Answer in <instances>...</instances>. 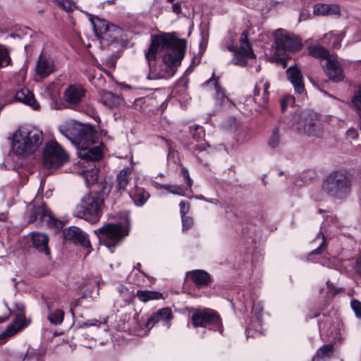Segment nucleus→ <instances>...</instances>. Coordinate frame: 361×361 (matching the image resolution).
I'll list each match as a JSON object with an SVG mask.
<instances>
[{
    "instance_id": "f257e3e1",
    "label": "nucleus",
    "mask_w": 361,
    "mask_h": 361,
    "mask_svg": "<svg viewBox=\"0 0 361 361\" xmlns=\"http://www.w3.org/2000/svg\"><path fill=\"white\" fill-rule=\"evenodd\" d=\"M61 133L77 147L78 157L86 161H99L104 154V145L94 141V132L91 126L76 122H68L59 128Z\"/></svg>"
},
{
    "instance_id": "f03ea898",
    "label": "nucleus",
    "mask_w": 361,
    "mask_h": 361,
    "mask_svg": "<svg viewBox=\"0 0 361 361\" xmlns=\"http://www.w3.org/2000/svg\"><path fill=\"white\" fill-rule=\"evenodd\" d=\"M164 49H166V52L163 56V61L166 66V71L162 76L172 77L176 73V67L180 66L184 57L185 43V41L177 39L169 33L153 37L145 54L149 70L152 69V63L156 59L157 52Z\"/></svg>"
},
{
    "instance_id": "7ed1b4c3",
    "label": "nucleus",
    "mask_w": 361,
    "mask_h": 361,
    "mask_svg": "<svg viewBox=\"0 0 361 361\" xmlns=\"http://www.w3.org/2000/svg\"><path fill=\"white\" fill-rule=\"evenodd\" d=\"M43 141V134L39 130L20 126L13 133L11 151L17 157L27 158L34 154Z\"/></svg>"
},
{
    "instance_id": "20e7f679",
    "label": "nucleus",
    "mask_w": 361,
    "mask_h": 361,
    "mask_svg": "<svg viewBox=\"0 0 361 361\" xmlns=\"http://www.w3.org/2000/svg\"><path fill=\"white\" fill-rule=\"evenodd\" d=\"M353 180L343 171H334L329 173L322 181V191L329 197L345 200L351 194Z\"/></svg>"
},
{
    "instance_id": "39448f33",
    "label": "nucleus",
    "mask_w": 361,
    "mask_h": 361,
    "mask_svg": "<svg viewBox=\"0 0 361 361\" xmlns=\"http://www.w3.org/2000/svg\"><path fill=\"white\" fill-rule=\"evenodd\" d=\"M103 198L91 194L85 195L76 207L73 216L91 223H97L102 214Z\"/></svg>"
},
{
    "instance_id": "423d86ee",
    "label": "nucleus",
    "mask_w": 361,
    "mask_h": 361,
    "mask_svg": "<svg viewBox=\"0 0 361 361\" xmlns=\"http://www.w3.org/2000/svg\"><path fill=\"white\" fill-rule=\"evenodd\" d=\"M99 243L111 252L113 249L128 235V230L120 224H106L94 231Z\"/></svg>"
},
{
    "instance_id": "0eeeda50",
    "label": "nucleus",
    "mask_w": 361,
    "mask_h": 361,
    "mask_svg": "<svg viewBox=\"0 0 361 361\" xmlns=\"http://www.w3.org/2000/svg\"><path fill=\"white\" fill-rule=\"evenodd\" d=\"M68 160L67 152L56 142L51 141L46 145L43 154V164L45 168H59Z\"/></svg>"
},
{
    "instance_id": "6e6552de",
    "label": "nucleus",
    "mask_w": 361,
    "mask_h": 361,
    "mask_svg": "<svg viewBox=\"0 0 361 361\" xmlns=\"http://www.w3.org/2000/svg\"><path fill=\"white\" fill-rule=\"evenodd\" d=\"M275 55L281 56L286 51H294L302 48L301 39L294 35L286 33L283 30H277L274 32Z\"/></svg>"
},
{
    "instance_id": "1a4fd4ad",
    "label": "nucleus",
    "mask_w": 361,
    "mask_h": 361,
    "mask_svg": "<svg viewBox=\"0 0 361 361\" xmlns=\"http://www.w3.org/2000/svg\"><path fill=\"white\" fill-rule=\"evenodd\" d=\"M96 36L109 43L118 42L121 34V29L113 24H110L104 19L96 17L90 18Z\"/></svg>"
},
{
    "instance_id": "9d476101",
    "label": "nucleus",
    "mask_w": 361,
    "mask_h": 361,
    "mask_svg": "<svg viewBox=\"0 0 361 361\" xmlns=\"http://www.w3.org/2000/svg\"><path fill=\"white\" fill-rule=\"evenodd\" d=\"M239 42L240 47L238 51H235L233 44L227 45L226 48L230 51L234 52V56L232 60L233 64L244 67L249 63L250 61L254 60L255 56L251 49L245 31L241 33Z\"/></svg>"
},
{
    "instance_id": "9b49d317",
    "label": "nucleus",
    "mask_w": 361,
    "mask_h": 361,
    "mask_svg": "<svg viewBox=\"0 0 361 361\" xmlns=\"http://www.w3.org/2000/svg\"><path fill=\"white\" fill-rule=\"evenodd\" d=\"M29 222L46 224L49 226L60 229L63 226L61 221L56 219L46 204L34 205L29 212Z\"/></svg>"
},
{
    "instance_id": "f8f14e48",
    "label": "nucleus",
    "mask_w": 361,
    "mask_h": 361,
    "mask_svg": "<svg viewBox=\"0 0 361 361\" xmlns=\"http://www.w3.org/2000/svg\"><path fill=\"white\" fill-rule=\"evenodd\" d=\"M295 123L293 128L300 134L312 136H319L321 133L320 124L315 119V116L307 112H302L295 116Z\"/></svg>"
},
{
    "instance_id": "ddd939ff",
    "label": "nucleus",
    "mask_w": 361,
    "mask_h": 361,
    "mask_svg": "<svg viewBox=\"0 0 361 361\" xmlns=\"http://www.w3.org/2000/svg\"><path fill=\"white\" fill-rule=\"evenodd\" d=\"M192 323L195 327H206L212 324L214 330H218L221 334L223 331L221 320L219 315L212 310L198 312L192 316Z\"/></svg>"
},
{
    "instance_id": "4468645a",
    "label": "nucleus",
    "mask_w": 361,
    "mask_h": 361,
    "mask_svg": "<svg viewBox=\"0 0 361 361\" xmlns=\"http://www.w3.org/2000/svg\"><path fill=\"white\" fill-rule=\"evenodd\" d=\"M323 68L326 75L333 82H339L344 79L343 70L335 54L326 61Z\"/></svg>"
},
{
    "instance_id": "2eb2a0df",
    "label": "nucleus",
    "mask_w": 361,
    "mask_h": 361,
    "mask_svg": "<svg viewBox=\"0 0 361 361\" xmlns=\"http://www.w3.org/2000/svg\"><path fill=\"white\" fill-rule=\"evenodd\" d=\"M85 95V90L79 85H71L63 92L64 101L69 105L78 104Z\"/></svg>"
},
{
    "instance_id": "dca6fc26",
    "label": "nucleus",
    "mask_w": 361,
    "mask_h": 361,
    "mask_svg": "<svg viewBox=\"0 0 361 361\" xmlns=\"http://www.w3.org/2000/svg\"><path fill=\"white\" fill-rule=\"evenodd\" d=\"M269 83L261 80L255 85L253 92V100L260 106H264L269 102Z\"/></svg>"
},
{
    "instance_id": "f3484780",
    "label": "nucleus",
    "mask_w": 361,
    "mask_h": 361,
    "mask_svg": "<svg viewBox=\"0 0 361 361\" xmlns=\"http://www.w3.org/2000/svg\"><path fill=\"white\" fill-rule=\"evenodd\" d=\"M63 235L66 239L80 244L82 246L88 247L90 243L86 235L80 228L76 226H70L63 231Z\"/></svg>"
},
{
    "instance_id": "a211bd4d",
    "label": "nucleus",
    "mask_w": 361,
    "mask_h": 361,
    "mask_svg": "<svg viewBox=\"0 0 361 361\" xmlns=\"http://www.w3.org/2000/svg\"><path fill=\"white\" fill-rule=\"evenodd\" d=\"M32 245L39 252L47 256L50 255L51 251L49 247V236L43 233L32 232L31 233Z\"/></svg>"
},
{
    "instance_id": "6ab92c4d",
    "label": "nucleus",
    "mask_w": 361,
    "mask_h": 361,
    "mask_svg": "<svg viewBox=\"0 0 361 361\" xmlns=\"http://www.w3.org/2000/svg\"><path fill=\"white\" fill-rule=\"evenodd\" d=\"M288 79L294 87L295 91L301 94L304 92L303 76L300 69L296 66H290L286 70Z\"/></svg>"
},
{
    "instance_id": "aec40b11",
    "label": "nucleus",
    "mask_w": 361,
    "mask_h": 361,
    "mask_svg": "<svg viewBox=\"0 0 361 361\" xmlns=\"http://www.w3.org/2000/svg\"><path fill=\"white\" fill-rule=\"evenodd\" d=\"M172 318L173 314L171 310L169 307H164L157 310L148 318L146 326L147 328H152L158 322L163 321L166 323L167 327L169 328V322Z\"/></svg>"
},
{
    "instance_id": "412c9836",
    "label": "nucleus",
    "mask_w": 361,
    "mask_h": 361,
    "mask_svg": "<svg viewBox=\"0 0 361 361\" xmlns=\"http://www.w3.org/2000/svg\"><path fill=\"white\" fill-rule=\"evenodd\" d=\"M132 172L133 167L126 166L117 174L114 184L115 190L118 195H121L126 190Z\"/></svg>"
},
{
    "instance_id": "4be33fe9",
    "label": "nucleus",
    "mask_w": 361,
    "mask_h": 361,
    "mask_svg": "<svg viewBox=\"0 0 361 361\" xmlns=\"http://www.w3.org/2000/svg\"><path fill=\"white\" fill-rule=\"evenodd\" d=\"M54 71V62L41 54L36 65V73L41 78H47Z\"/></svg>"
},
{
    "instance_id": "5701e85b",
    "label": "nucleus",
    "mask_w": 361,
    "mask_h": 361,
    "mask_svg": "<svg viewBox=\"0 0 361 361\" xmlns=\"http://www.w3.org/2000/svg\"><path fill=\"white\" fill-rule=\"evenodd\" d=\"M198 288L207 286L212 281L210 275L204 270L197 269L188 273Z\"/></svg>"
},
{
    "instance_id": "b1692460",
    "label": "nucleus",
    "mask_w": 361,
    "mask_h": 361,
    "mask_svg": "<svg viewBox=\"0 0 361 361\" xmlns=\"http://www.w3.org/2000/svg\"><path fill=\"white\" fill-rule=\"evenodd\" d=\"M15 99L18 102L31 106L34 109H37L39 107L33 94L27 88H22L17 91L15 94Z\"/></svg>"
},
{
    "instance_id": "393cba45",
    "label": "nucleus",
    "mask_w": 361,
    "mask_h": 361,
    "mask_svg": "<svg viewBox=\"0 0 361 361\" xmlns=\"http://www.w3.org/2000/svg\"><path fill=\"white\" fill-rule=\"evenodd\" d=\"M308 54L313 58L327 61L334 54L321 44L310 45L307 47Z\"/></svg>"
},
{
    "instance_id": "a878e982",
    "label": "nucleus",
    "mask_w": 361,
    "mask_h": 361,
    "mask_svg": "<svg viewBox=\"0 0 361 361\" xmlns=\"http://www.w3.org/2000/svg\"><path fill=\"white\" fill-rule=\"evenodd\" d=\"M99 96L102 103L109 108L117 106L122 102L120 97L105 90L99 92Z\"/></svg>"
},
{
    "instance_id": "bb28decb",
    "label": "nucleus",
    "mask_w": 361,
    "mask_h": 361,
    "mask_svg": "<svg viewBox=\"0 0 361 361\" xmlns=\"http://www.w3.org/2000/svg\"><path fill=\"white\" fill-rule=\"evenodd\" d=\"M314 14L317 16L339 15L338 6L335 4H317L314 7Z\"/></svg>"
},
{
    "instance_id": "cd10ccee",
    "label": "nucleus",
    "mask_w": 361,
    "mask_h": 361,
    "mask_svg": "<svg viewBox=\"0 0 361 361\" xmlns=\"http://www.w3.org/2000/svg\"><path fill=\"white\" fill-rule=\"evenodd\" d=\"M48 309L47 319L49 322L55 326L61 324L64 319V312L60 309L53 310V302L47 303Z\"/></svg>"
},
{
    "instance_id": "c85d7f7f",
    "label": "nucleus",
    "mask_w": 361,
    "mask_h": 361,
    "mask_svg": "<svg viewBox=\"0 0 361 361\" xmlns=\"http://www.w3.org/2000/svg\"><path fill=\"white\" fill-rule=\"evenodd\" d=\"M23 321L20 318H17L13 323L7 326L6 329L0 335V339H5L6 338L13 336L18 331L23 327Z\"/></svg>"
},
{
    "instance_id": "c756f323",
    "label": "nucleus",
    "mask_w": 361,
    "mask_h": 361,
    "mask_svg": "<svg viewBox=\"0 0 361 361\" xmlns=\"http://www.w3.org/2000/svg\"><path fill=\"white\" fill-rule=\"evenodd\" d=\"M344 37V33L341 32L336 34L331 31L325 34L323 37L324 43L331 44V47L334 49H339L341 46V42Z\"/></svg>"
},
{
    "instance_id": "7c9ffc66",
    "label": "nucleus",
    "mask_w": 361,
    "mask_h": 361,
    "mask_svg": "<svg viewBox=\"0 0 361 361\" xmlns=\"http://www.w3.org/2000/svg\"><path fill=\"white\" fill-rule=\"evenodd\" d=\"M137 298L144 302L151 300H159L163 298V294L154 290H137L136 293Z\"/></svg>"
},
{
    "instance_id": "2f4dec72",
    "label": "nucleus",
    "mask_w": 361,
    "mask_h": 361,
    "mask_svg": "<svg viewBox=\"0 0 361 361\" xmlns=\"http://www.w3.org/2000/svg\"><path fill=\"white\" fill-rule=\"evenodd\" d=\"M87 185H93L98 180L99 169L94 167L80 172Z\"/></svg>"
},
{
    "instance_id": "473e14b6",
    "label": "nucleus",
    "mask_w": 361,
    "mask_h": 361,
    "mask_svg": "<svg viewBox=\"0 0 361 361\" xmlns=\"http://www.w3.org/2000/svg\"><path fill=\"white\" fill-rule=\"evenodd\" d=\"M214 77V73L212 74V76L210 79L207 80L204 85H208L210 83H213L214 86V89L216 91V100H219L220 102H223L225 99H227L225 96L224 90L220 87V85L218 83V81L216 79L213 78Z\"/></svg>"
},
{
    "instance_id": "72a5a7b5",
    "label": "nucleus",
    "mask_w": 361,
    "mask_h": 361,
    "mask_svg": "<svg viewBox=\"0 0 361 361\" xmlns=\"http://www.w3.org/2000/svg\"><path fill=\"white\" fill-rule=\"evenodd\" d=\"M130 197L137 206H142L148 200L149 195L143 190H137L135 194H130Z\"/></svg>"
},
{
    "instance_id": "f704fd0d",
    "label": "nucleus",
    "mask_w": 361,
    "mask_h": 361,
    "mask_svg": "<svg viewBox=\"0 0 361 361\" xmlns=\"http://www.w3.org/2000/svg\"><path fill=\"white\" fill-rule=\"evenodd\" d=\"M54 3L67 13H71L77 8L75 4L71 0H54Z\"/></svg>"
},
{
    "instance_id": "c9c22d12",
    "label": "nucleus",
    "mask_w": 361,
    "mask_h": 361,
    "mask_svg": "<svg viewBox=\"0 0 361 361\" xmlns=\"http://www.w3.org/2000/svg\"><path fill=\"white\" fill-rule=\"evenodd\" d=\"M11 62L10 54L6 47L0 44V68L8 66Z\"/></svg>"
},
{
    "instance_id": "e433bc0d",
    "label": "nucleus",
    "mask_w": 361,
    "mask_h": 361,
    "mask_svg": "<svg viewBox=\"0 0 361 361\" xmlns=\"http://www.w3.org/2000/svg\"><path fill=\"white\" fill-rule=\"evenodd\" d=\"M161 188L167 190L170 193L179 196H185V192L183 187L178 185H162Z\"/></svg>"
},
{
    "instance_id": "4c0bfd02",
    "label": "nucleus",
    "mask_w": 361,
    "mask_h": 361,
    "mask_svg": "<svg viewBox=\"0 0 361 361\" xmlns=\"http://www.w3.org/2000/svg\"><path fill=\"white\" fill-rule=\"evenodd\" d=\"M280 140L279 128H274L269 140V147L273 149L277 147L280 144Z\"/></svg>"
},
{
    "instance_id": "58836bf2",
    "label": "nucleus",
    "mask_w": 361,
    "mask_h": 361,
    "mask_svg": "<svg viewBox=\"0 0 361 361\" xmlns=\"http://www.w3.org/2000/svg\"><path fill=\"white\" fill-rule=\"evenodd\" d=\"M352 104L357 111L359 116H361V85L354 94L352 99Z\"/></svg>"
},
{
    "instance_id": "ea45409f",
    "label": "nucleus",
    "mask_w": 361,
    "mask_h": 361,
    "mask_svg": "<svg viewBox=\"0 0 361 361\" xmlns=\"http://www.w3.org/2000/svg\"><path fill=\"white\" fill-rule=\"evenodd\" d=\"M111 191V185L107 183H103L101 184L100 188L98 191H97L94 194H91L92 195H97L103 198V202L104 201V198L106 197Z\"/></svg>"
},
{
    "instance_id": "a19ab883",
    "label": "nucleus",
    "mask_w": 361,
    "mask_h": 361,
    "mask_svg": "<svg viewBox=\"0 0 361 361\" xmlns=\"http://www.w3.org/2000/svg\"><path fill=\"white\" fill-rule=\"evenodd\" d=\"M190 133L192 137L196 140H200L204 135L203 129L199 126H192L190 127Z\"/></svg>"
},
{
    "instance_id": "79ce46f5",
    "label": "nucleus",
    "mask_w": 361,
    "mask_h": 361,
    "mask_svg": "<svg viewBox=\"0 0 361 361\" xmlns=\"http://www.w3.org/2000/svg\"><path fill=\"white\" fill-rule=\"evenodd\" d=\"M181 175L184 181L185 182L187 188L190 190L193 183V180L190 176L188 170L186 168L183 167L181 169Z\"/></svg>"
},
{
    "instance_id": "37998d69",
    "label": "nucleus",
    "mask_w": 361,
    "mask_h": 361,
    "mask_svg": "<svg viewBox=\"0 0 361 361\" xmlns=\"http://www.w3.org/2000/svg\"><path fill=\"white\" fill-rule=\"evenodd\" d=\"M182 221V229L183 231L190 229L193 226L194 221L193 219L190 216H181Z\"/></svg>"
},
{
    "instance_id": "c03bdc74",
    "label": "nucleus",
    "mask_w": 361,
    "mask_h": 361,
    "mask_svg": "<svg viewBox=\"0 0 361 361\" xmlns=\"http://www.w3.org/2000/svg\"><path fill=\"white\" fill-rule=\"evenodd\" d=\"M322 238V243H320L319 246L318 247H317L316 249H314V250L312 251L311 254L312 255H319V254H321L324 249V247H325V245H326V238H325V235L323 233L320 232L319 233H318L317 235V238Z\"/></svg>"
},
{
    "instance_id": "a18cd8bd",
    "label": "nucleus",
    "mask_w": 361,
    "mask_h": 361,
    "mask_svg": "<svg viewBox=\"0 0 361 361\" xmlns=\"http://www.w3.org/2000/svg\"><path fill=\"white\" fill-rule=\"evenodd\" d=\"M333 350V345L331 344H326L322 346L317 353L318 357H324L328 355Z\"/></svg>"
},
{
    "instance_id": "49530a36",
    "label": "nucleus",
    "mask_w": 361,
    "mask_h": 361,
    "mask_svg": "<svg viewBox=\"0 0 361 361\" xmlns=\"http://www.w3.org/2000/svg\"><path fill=\"white\" fill-rule=\"evenodd\" d=\"M350 305L356 317L361 319V302L355 299L351 301Z\"/></svg>"
},
{
    "instance_id": "de8ad7c7",
    "label": "nucleus",
    "mask_w": 361,
    "mask_h": 361,
    "mask_svg": "<svg viewBox=\"0 0 361 361\" xmlns=\"http://www.w3.org/2000/svg\"><path fill=\"white\" fill-rule=\"evenodd\" d=\"M180 216H186L190 210V204L185 201L179 203Z\"/></svg>"
},
{
    "instance_id": "09e8293b",
    "label": "nucleus",
    "mask_w": 361,
    "mask_h": 361,
    "mask_svg": "<svg viewBox=\"0 0 361 361\" xmlns=\"http://www.w3.org/2000/svg\"><path fill=\"white\" fill-rule=\"evenodd\" d=\"M99 321L97 319H90V320H88L87 322H85L82 323L80 326H82V327H84V326H99Z\"/></svg>"
},
{
    "instance_id": "8fccbe9b",
    "label": "nucleus",
    "mask_w": 361,
    "mask_h": 361,
    "mask_svg": "<svg viewBox=\"0 0 361 361\" xmlns=\"http://www.w3.org/2000/svg\"><path fill=\"white\" fill-rule=\"evenodd\" d=\"M355 270L360 276H361V255L356 260Z\"/></svg>"
},
{
    "instance_id": "3c124183",
    "label": "nucleus",
    "mask_w": 361,
    "mask_h": 361,
    "mask_svg": "<svg viewBox=\"0 0 361 361\" xmlns=\"http://www.w3.org/2000/svg\"><path fill=\"white\" fill-rule=\"evenodd\" d=\"M27 357V353H18L13 356L15 361H24Z\"/></svg>"
},
{
    "instance_id": "603ef678",
    "label": "nucleus",
    "mask_w": 361,
    "mask_h": 361,
    "mask_svg": "<svg viewBox=\"0 0 361 361\" xmlns=\"http://www.w3.org/2000/svg\"><path fill=\"white\" fill-rule=\"evenodd\" d=\"M172 10L176 14L180 13L181 12L180 4V3H175V4H173L172 5Z\"/></svg>"
},
{
    "instance_id": "864d4df0",
    "label": "nucleus",
    "mask_w": 361,
    "mask_h": 361,
    "mask_svg": "<svg viewBox=\"0 0 361 361\" xmlns=\"http://www.w3.org/2000/svg\"><path fill=\"white\" fill-rule=\"evenodd\" d=\"M284 101H286L287 104H293L295 102V98L292 95H288L286 96L283 99Z\"/></svg>"
},
{
    "instance_id": "5fc2aeb1",
    "label": "nucleus",
    "mask_w": 361,
    "mask_h": 361,
    "mask_svg": "<svg viewBox=\"0 0 361 361\" xmlns=\"http://www.w3.org/2000/svg\"><path fill=\"white\" fill-rule=\"evenodd\" d=\"M279 61L282 64L283 67L285 68L287 66L286 59L285 57H280Z\"/></svg>"
},
{
    "instance_id": "6e6d98bb",
    "label": "nucleus",
    "mask_w": 361,
    "mask_h": 361,
    "mask_svg": "<svg viewBox=\"0 0 361 361\" xmlns=\"http://www.w3.org/2000/svg\"><path fill=\"white\" fill-rule=\"evenodd\" d=\"M288 105V104H286V101H284L283 99L281 100V106L283 111L286 110Z\"/></svg>"
},
{
    "instance_id": "4d7b16f0",
    "label": "nucleus",
    "mask_w": 361,
    "mask_h": 361,
    "mask_svg": "<svg viewBox=\"0 0 361 361\" xmlns=\"http://www.w3.org/2000/svg\"><path fill=\"white\" fill-rule=\"evenodd\" d=\"M199 199L204 200L206 202H208L209 203H216V200H212V199L209 200V199L204 198V197H199Z\"/></svg>"
},
{
    "instance_id": "13d9d810",
    "label": "nucleus",
    "mask_w": 361,
    "mask_h": 361,
    "mask_svg": "<svg viewBox=\"0 0 361 361\" xmlns=\"http://www.w3.org/2000/svg\"><path fill=\"white\" fill-rule=\"evenodd\" d=\"M18 310L22 312L25 311V307L22 304L16 305Z\"/></svg>"
},
{
    "instance_id": "bf43d9fd",
    "label": "nucleus",
    "mask_w": 361,
    "mask_h": 361,
    "mask_svg": "<svg viewBox=\"0 0 361 361\" xmlns=\"http://www.w3.org/2000/svg\"><path fill=\"white\" fill-rule=\"evenodd\" d=\"M128 290V289H127L126 287L123 286H121L118 288V291H119L121 293H123L125 290Z\"/></svg>"
},
{
    "instance_id": "052dcab7",
    "label": "nucleus",
    "mask_w": 361,
    "mask_h": 361,
    "mask_svg": "<svg viewBox=\"0 0 361 361\" xmlns=\"http://www.w3.org/2000/svg\"><path fill=\"white\" fill-rule=\"evenodd\" d=\"M135 267L137 270H139L141 273H142V272L140 271V267H141V264H140V263H137Z\"/></svg>"
},
{
    "instance_id": "680f3d73",
    "label": "nucleus",
    "mask_w": 361,
    "mask_h": 361,
    "mask_svg": "<svg viewBox=\"0 0 361 361\" xmlns=\"http://www.w3.org/2000/svg\"><path fill=\"white\" fill-rule=\"evenodd\" d=\"M7 319H8V317H0V323L4 322Z\"/></svg>"
},
{
    "instance_id": "e2e57ef3",
    "label": "nucleus",
    "mask_w": 361,
    "mask_h": 361,
    "mask_svg": "<svg viewBox=\"0 0 361 361\" xmlns=\"http://www.w3.org/2000/svg\"><path fill=\"white\" fill-rule=\"evenodd\" d=\"M107 2H108V4H114V3H115V0H108V1H107Z\"/></svg>"
},
{
    "instance_id": "0e129e2a",
    "label": "nucleus",
    "mask_w": 361,
    "mask_h": 361,
    "mask_svg": "<svg viewBox=\"0 0 361 361\" xmlns=\"http://www.w3.org/2000/svg\"><path fill=\"white\" fill-rule=\"evenodd\" d=\"M360 129L361 130V115L360 116Z\"/></svg>"
},
{
    "instance_id": "69168bd1",
    "label": "nucleus",
    "mask_w": 361,
    "mask_h": 361,
    "mask_svg": "<svg viewBox=\"0 0 361 361\" xmlns=\"http://www.w3.org/2000/svg\"><path fill=\"white\" fill-rule=\"evenodd\" d=\"M319 213H322V212H324V210H322V209H319Z\"/></svg>"
},
{
    "instance_id": "338daca9",
    "label": "nucleus",
    "mask_w": 361,
    "mask_h": 361,
    "mask_svg": "<svg viewBox=\"0 0 361 361\" xmlns=\"http://www.w3.org/2000/svg\"><path fill=\"white\" fill-rule=\"evenodd\" d=\"M259 69H260V67H259V66H258V67L257 68V71H259Z\"/></svg>"
},
{
    "instance_id": "774afa93",
    "label": "nucleus",
    "mask_w": 361,
    "mask_h": 361,
    "mask_svg": "<svg viewBox=\"0 0 361 361\" xmlns=\"http://www.w3.org/2000/svg\"><path fill=\"white\" fill-rule=\"evenodd\" d=\"M173 0H167L168 2H172Z\"/></svg>"
}]
</instances>
